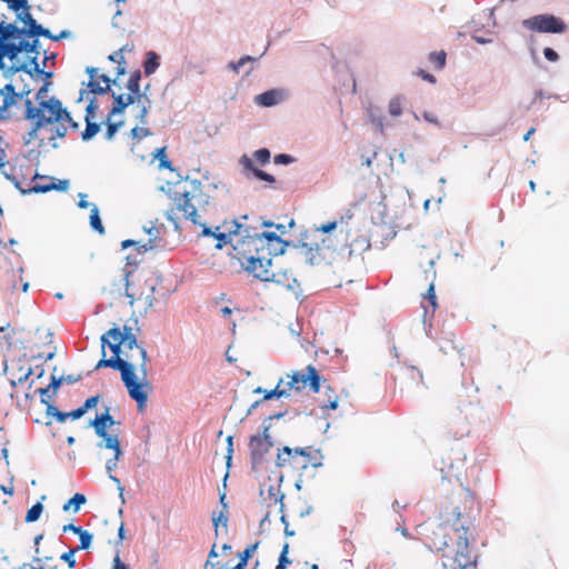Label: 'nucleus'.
<instances>
[{
	"label": "nucleus",
	"instance_id": "obj_1",
	"mask_svg": "<svg viewBox=\"0 0 569 569\" xmlns=\"http://www.w3.org/2000/svg\"><path fill=\"white\" fill-rule=\"evenodd\" d=\"M102 358L94 369L111 368L120 371L121 380L130 398L142 410L152 387L148 377L149 357L147 350L138 343L131 327H113L101 336Z\"/></svg>",
	"mask_w": 569,
	"mask_h": 569
},
{
	"label": "nucleus",
	"instance_id": "obj_2",
	"mask_svg": "<svg viewBox=\"0 0 569 569\" xmlns=\"http://www.w3.org/2000/svg\"><path fill=\"white\" fill-rule=\"evenodd\" d=\"M234 239L231 257L253 277L258 270H262L274 257L282 254L284 242L274 232H256L251 227L244 223L233 222Z\"/></svg>",
	"mask_w": 569,
	"mask_h": 569
},
{
	"label": "nucleus",
	"instance_id": "obj_3",
	"mask_svg": "<svg viewBox=\"0 0 569 569\" xmlns=\"http://www.w3.org/2000/svg\"><path fill=\"white\" fill-rule=\"evenodd\" d=\"M210 189L211 186L209 183L203 184L199 180L184 179L176 183L172 191L173 207L167 212V219L173 222L176 228H178L176 211L181 212L184 219H189L192 223L202 227V236H212L218 240L216 248L221 249L222 246L228 242H231L233 246L234 229L229 230V233L213 232L200 221L198 210L209 206L211 200L209 194Z\"/></svg>",
	"mask_w": 569,
	"mask_h": 569
},
{
	"label": "nucleus",
	"instance_id": "obj_4",
	"mask_svg": "<svg viewBox=\"0 0 569 569\" xmlns=\"http://www.w3.org/2000/svg\"><path fill=\"white\" fill-rule=\"evenodd\" d=\"M463 505L447 508L445 518L450 521L452 520V528L456 535V548L452 556H446L442 562L443 569H476L478 563V555L470 548L469 535L473 523V517L470 510L475 506V498L469 493H463L461 499Z\"/></svg>",
	"mask_w": 569,
	"mask_h": 569
},
{
	"label": "nucleus",
	"instance_id": "obj_5",
	"mask_svg": "<svg viewBox=\"0 0 569 569\" xmlns=\"http://www.w3.org/2000/svg\"><path fill=\"white\" fill-rule=\"evenodd\" d=\"M86 72L89 81L86 88L79 90L77 102L86 103V107H128L130 96L121 94V86L117 79L111 80L108 76L99 73L98 68L87 67Z\"/></svg>",
	"mask_w": 569,
	"mask_h": 569
},
{
	"label": "nucleus",
	"instance_id": "obj_6",
	"mask_svg": "<svg viewBox=\"0 0 569 569\" xmlns=\"http://www.w3.org/2000/svg\"><path fill=\"white\" fill-rule=\"evenodd\" d=\"M23 118L31 122L29 141H54L63 138L70 126H76L68 109H26Z\"/></svg>",
	"mask_w": 569,
	"mask_h": 569
},
{
	"label": "nucleus",
	"instance_id": "obj_7",
	"mask_svg": "<svg viewBox=\"0 0 569 569\" xmlns=\"http://www.w3.org/2000/svg\"><path fill=\"white\" fill-rule=\"evenodd\" d=\"M320 381L321 377L318 373V370L313 366L309 365L305 370L287 373L284 378H281L278 381L274 389L263 391L260 387H258L254 389V392H263V401L270 400L273 397H289L292 391L301 392L306 389H309L316 393L320 390Z\"/></svg>",
	"mask_w": 569,
	"mask_h": 569
},
{
	"label": "nucleus",
	"instance_id": "obj_8",
	"mask_svg": "<svg viewBox=\"0 0 569 569\" xmlns=\"http://www.w3.org/2000/svg\"><path fill=\"white\" fill-rule=\"evenodd\" d=\"M311 448H290L284 446L279 449L276 465L288 472L302 476L310 466H317L312 461Z\"/></svg>",
	"mask_w": 569,
	"mask_h": 569
},
{
	"label": "nucleus",
	"instance_id": "obj_9",
	"mask_svg": "<svg viewBox=\"0 0 569 569\" xmlns=\"http://www.w3.org/2000/svg\"><path fill=\"white\" fill-rule=\"evenodd\" d=\"M461 499H463V495H459V497L451 501L449 506H446L441 510L442 522L433 526L429 529V532L426 535V546L433 551L442 552L449 547L450 533L455 532L452 528V520L448 521L445 518V512L447 508L451 510V508L460 506L461 511H463Z\"/></svg>",
	"mask_w": 569,
	"mask_h": 569
},
{
	"label": "nucleus",
	"instance_id": "obj_10",
	"mask_svg": "<svg viewBox=\"0 0 569 569\" xmlns=\"http://www.w3.org/2000/svg\"><path fill=\"white\" fill-rule=\"evenodd\" d=\"M254 278L264 282H271L276 287L293 293H297L300 287L292 270L282 266L279 260H272L270 266L258 270V274Z\"/></svg>",
	"mask_w": 569,
	"mask_h": 569
},
{
	"label": "nucleus",
	"instance_id": "obj_11",
	"mask_svg": "<svg viewBox=\"0 0 569 569\" xmlns=\"http://www.w3.org/2000/svg\"><path fill=\"white\" fill-rule=\"evenodd\" d=\"M153 286L148 283L147 280L140 277L130 278V274L126 276L124 296L128 298L131 307L134 303H141L144 308L151 307L153 303Z\"/></svg>",
	"mask_w": 569,
	"mask_h": 569
},
{
	"label": "nucleus",
	"instance_id": "obj_12",
	"mask_svg": "<svg viewBox=\"0 0 569 569\" xmlns=\"http://www.w3.org/2000/svg\"><path fill=\"white\" fill-rule=\"evenodd\" d=\"M521 26L533 32L540 33H563L567 24L559 17L550 13L536 14L522 20Z\"/></svg>",
	"mask_w": 569,
	"mask_h": 569
},
{
	"label": "nucleus",
	"instance_id": "obj_13",
	"mask_svg": "<svg viewBox=\"0 0 569 569\" xmlns=\"http://www.w3.org/2000/svg\"><path fill=\"white\" fill-rule=\"evenodd\" d=\"M270 158V151L267 148H261L253 152L252 158L248 157L247 154H243L240 158L239 162L242 166L244 173L247 176L251 174L257 179L263 180L268 183H273L276 181L273 176L267 173L266 171L254 166V162L259 163L260 166H264L269 163Z\"/></svg>",
	"mask_w": 569,
	"mask_h": 569
},
{
	"label": "nucleus",
	"instance_id": "obj_14",
	"mask_svg": "<svg viewBox=\"0 0 569 569\" xmlns=\"http://www.w3.org/2000/svg\"><path fill=\"white\" fill-rule=\"evenodd\" d=\"M141 77L142 73L140 70L133 71L126 86L128 92H123V89L121 88V94L124 96V98L130 96L131 101L128 103V107L136 102L138 103V107H147L152 103V100L148 96L150 86L146 84L143 91L140 89Z\"/></svg>",
	"mask_w": 569,
	"mask_h": 569
},
{
	"label": "nucleus",
	"instance_id": "obj_15",
	"mask_svg": "<svg viewBox=\"0 0 569 569\" xmlns=\"http://www.w3.org/2000/svg\"><path fill=\"white\" fill-rule=\"evenodd\" d=\"M293 92L288 87H276L254 97L253 102L258 107H274L292 102Z\"/></svg>",
	"mask_w": 569,
	"mask_h": 569
},
{
	"label": "nucleus",
	"instance_id": "obj_16",
	"mask_svg": "<svg viewBox=\"0 0 569 569\" xmlns=\"http://www.w3.org/2000/svg\"><path fill=\"white\" fill-rule=\"evenodd\" d=\"M268 430L269 428H264L262 433L253 435L249 440V451L253 465L260 463L263 456L269 452L273 446Z\"/></svg>",
	"mask_w": 569,
	"mask_h": 569
},
{
	"label": "nucleus",
	"instance_id": "obj_17",
	"mask_svg": "<svg viewBox=\"0 0 569 569\" xmlns=\"http://www.w3.org/2000/svg\"><path fill=\"white\" fill-rule=\"evenodd\" d=\"M114 531L118 533V539L114 543L120 546L124 539V525L122 521L117 525L114 521L103 520L101 527L97 530V536L104 542L111 543Z\"/></svg>",
	"mask_w": 569,
	"mask_h": 569
},
{
	"label": "nucleus",
	"instance_id": "obj_18",
	"mask_svg": "<svg viewBox=\"0 0 569 569\" xmlns=\"http://www.w3.org/2000/svg\"><path fill=\"white\" fill-rule=\"evenodd\" d=\"M90 425L94 428L97 436L102 438L103 442H106L109 437H119L118 433H108L107 431L108 428H111L116 425V421L110 415V409L108 407L106 408L104 412L97 415ZM117 425H120V422H117Z\"/></svg>",
	"mask_w": 569,
	"mask_h": 569
},
{
	"label": "nucleus",
	"instance_id": "obj_19",
	"mask_svg": "<svg viewBox=\"0 0 569 569\" xmlns=\"http://www.w3.org/2000/svg\"><path fill=\"white\" fill-rule=\"evenodd\" d=\"M124 110L126 109H111L106 119V138L112 139L116 132L124 123Z\"/></svg>",
	"mask_w": 569,
	"mask_h": 569
},
{
	"label": "nucleus",
	"instance_id": "obj_20",
	"mask_svg": "<svg viewBox=\"0 0 569 569\" xmlns=\"http://www.w3.org/2000/svg\"><path fill=\"white\" fill-rule=\"evenodd\" d=\"M433 266H435L433 260H430L429 268H427L423 271L425 280L429 282L425 299L428 300L432 311H435L437 308V297H436V291H435L436 270H435Z\"/></svg>",
	"mask_w": 569,
	"mask_h": 569
},
{
	"label": "nucleus",
	"instance_id": "obj_21",
	"mask_svg": "<svg viewBox=\"0 0 569 569\" xmlns=\"http://www.w3.org/2000/svg\"><path fill=\"white\" fill-rule=\"evenodd\" d=\"M400 378L401 383H406L408 388L412 386H419L423 382L422 372L413 366L405 367L401 371Z\"/></svg>",
	"mask_w": 569,
	"mask_h": 569
},
{
	"label": "nucleus",
	"instance_id": "obj_22",
	"mask_svg": "<svg viewBox=\"0 0 569 569\" xmlns=\"http://www.w3.org/2000/svg\"><path fill=\"white\" fill-rule=\"evenodd\" d=\"M104 447L107 449L113 450L114 455L112 459H109L106 463V469L111 472L116 467L119 458L122 455L121 448H120V441L118 436H112L107 439L106 442H103Z\"/></svg>",
	"mask_w": 569,
	"mask_h": 569
},
{
	"label": "nucleus",
	"instance_id": "obj_23",
	"mask_svg": "<svg viewBox=\"0 0 569 569\" xmlns=\"http://www.w3.org/2000/svg\"><path fill=\"white\" fill-rule=\"evenodd\" d=\"M30 64H31V67H29L27 63H21L19 66L12 67L11 70L13 72L23 71V72L28 73L30 77H32L33 72L37 73L38 76H44L46 79H49L52 77V72H47L40 68V66L38 63L37 54L34 57L30 58Z\"/></svg>",
	"mask_w": 569,
	"mask_h": 569
},
{
	"label": "nucleus",
	"instance_id": "obj_24",
	"mask_svg": "<svg viewBox=\"0 0 569 569\" xmlns=\"http://www.w3.org/2000/svg\"><path fill=\"white\" fill-rule=\"evenodd\" d=\"M299 249L305 260L312 266L319 264L323 260V257L321 254V248L318 244L316 247H311L308 246V243L302 242Z\"/></svg>",
	"mask_w": 569,
	"mask_h": 569
},
{
	"label": "nucleus",
	"instance_id": "obj_25",
	"mask_svg": "<svg viewBox=\"0 0 569 569\" xmlns=\"http://www.w3.org/2000/svg\"><path fill=\"white\" fill-rule=\"evenodd\" d=\"M26 29H20L13 23H0V44L10 39H16L20 34H26Z\"/></svg>",
	"mask_w": 569,
	"mask_h": 569
},
{
	"label": "nucleus",
	"instance_id": "obj_26",
	"mask_svg": "<svg viewBox=\"0 0 569 569\" xmlns=\"http://www.w3.org/2000/svg\"><path fill=\"white\" fill-rule=\"evenodd\" d=\"M160 66V56L153 51V50H149L144 53V59H143V63H142V67H143V72L147 77L153 74L157 69L159 68Z\"/></svg>",
	"mask_w": 569,
	"mask_h": 569
},
{
	"label": "nucleus",
	"instance_id": "obj_27",
	"mask_svg": "<svg viewBox=\"0 0 569 569\" xmlns=\"http://www.w3.org/2000/svg\"><path fill=\"white\" fill-rule=\"evenodd\" d=\"M32 373V368L30 366H19L17 369L14 367L11 368L10 371V382L12 387H16L18 383L26 382L30 375Z\"/></svg>",
	"mask_w": 569,
	"mask_h": 569
},
{
	"label": "nucleus",
	"instance_id": "obj_28",
	"mask_svg": "<svg viewBox=\"0 0 569 569\" xmlns=\"http://www.w3.org/2000/svg\"><path fill=\"white\" fill-rule=\"evenodd\" d=\"M19 43L14 42H3L0 44V69L3 68V58L7 57L10 60H13L20 53Z\"/></svg>",
	"mask_w": 569,
	"mask_h": 569
},
{
	"label": "nucleus",
	"instance_id": "obj_29",
	"mask_svg": "<svg viewBox=\"0 0 569 569\" xmlns=\"http://www.w3.org/2000/svg\"><path fill=\"white\" fill-rule=\"evenodd\" d=\"M30 92L31 89H23L20 93H17L13 84H6L4 88L0 90V93L3 96V104L1 107H11L14 103V97L29 94Z\"/></svg>",
	"mask_w": 569,
	"mask_h": 569
},
{
	"label": "nucleus",
	"instance_id": "obj_30",
	"mask_svg": "<svg viewBox=\"0 0 569 569\" xmlns=\"http://www.w3.org/2000/svg\"><path fill=\"white\" fill-rule=\"evenodd\" d=\"M96 110L97 109H86V111H87V114H86L87 127H86V130L82 133V139L83 140H88V139L92 138L100 130V123H96V122L91 121V119L94 117Z\"/></svg>",
	"mask_w": 569,
	"mask_h": 569
},
{
	"label": "nucleus",
	"instance_id": "obj_31",
	"mask_svg": "<svg viewBox=\"0 0 569 569\" xmlns=\"http://www.w3.org/2000/svg\"><path fill=\"white\" fill-rule=\"evenodd\" d=\"M68 188V181L67 180H60L58 184H34L30 188V191L40 193V192H48L50 190H67Z\"/></svg>",
	"mask_w": 569,
	"mask_h": 569
},
{
	"label": "nucleus",
	"instance_id": "obj_32",
	"mask_svg": "<svg viewBox=\"0 0 569 569\" xmlns=\"http://www.w3.org/2000/svg\"><path fill=\"white\" fill-rule=\"evenodd\" d=\"M258 543L248 546L240 555L239 562L232 569H243L247 566L248 560L252 557L256 551Z\"/></svg>",
	"mask_w": 569,
	"mask_h": 569
},
{
	"label": "nucleus",
	"instance_id": "obj_33",
	"mask_svg": "<svg viewBox=\"0 0 569 569\" xmlns=\"http://www.w3.org/2000/svg\"><path fill=\"white\" fill-rule=\"evenodd\" d=\"M254 61L256 59L253 57L243 56L238 61H230L227 64V69L238 73L246 64H252Z\"/></svg>",
	"mask_w": 569,
	"mask_h": 569
},
{
	"label": "nucleus",
	"instance_id": "obj_34",
	"mask_svg": "<svg viewBox=\"0 0 569 569\" xmlns=\"http://www.w3.org/2000/svg\"><path fill=\"white\" fill-rule=\"evenodd\" d=\"M86 502V497L82 493H76L67 503L63 505V510L68 511L70 508L78 512L80 507Z\"/></svg>",
	"mask_w": 569,
	"mask_h": 569
},
{
	"label": "nucleus",
	"instance_id": "obj_35",
	"mask_svg": "<svg viewBox=\"0 0 569 569\" xmlns=\"http://www.w3.org/2000/svg\"><path fill=\"white\" fill-rule=\"evenodd\" d=\"M90 226L93 230L98 231L99 233L104 232V228L102 226V222L99 217V209L97 206H93L90 213Z\"/></svg>",
	"mask_w": 569,
	"mask_h": 569
},
{
	"label": "nucleus",
	"instance_id": "obj_36",
	"mask_svg": "<svg viewBox=\"0 0 569 569\" xmlns=\"http://www.w3.org/2000/svg\"><path fill=\"white\" fill-rule=\"evenodd\" d=\"M41 402L47 405L46 411L48 416H53L59 422H64L67 420L68 415H66V412L58 410L57 407L49 403L44 398L41 399Z\"/></svg>",
	"mask_w": 569,
	"mask_h": 569
},
{
	"label": "nucleus",
	"instance_id": "obj_37",
	"mask_svg": "<svg viewBox=\"0 0 569 569\" xmlns=\"http://www.w3.org/2000/svg\"><path fill=\"white\" fill-rule=\"evenodd\" d=\"M413 116L417 120L423 119L427 122L438 124V118L432 110L418 109V112H413Z\"/></svg>",
	"mask_w": 569,
	"mask_h": 569
},
{
	"label": "nucleus",
	"instance_id": "obj_38",
	"mask_svg": "<svg viewBox=\"0 0 569 569\" xmlns=\"http://www.w3.org/2000/svg\"><path fill=\"white\" fill-rule=\"evenodd\" d=\"M26 34L28 37H44L54 41V34L51 33L49 29L43 28L41 24H38L32 30H27Z\"/></svg>",
	"mask_w": 569,
	"mask_h": 569
},
{
	"label": "nucleus",
	"instance_id": "obj_39",
	"mask_svg": "<svg viewBox=\"0 0 569 569\" xmlns=\"http://www.w3.org/2000/svg\"><path fill=\"white\" fill-rule=\"evenodd\" d=\"M43 510V506L41 502H37L36 505H33L28 511H27V515H26V522H34L39 519V517L41 516V512Z\"/></svg>",
	"mask_w": 569,
	"mask_h": 569
},
{
	"label": "nucleus",
	"instance_id": "obj_40",
	"mask_svg": "<svg viewBox=\"0 0 569 569\" xmlns=\"http://www.w3.org/2000/svg\"><path fill=\"white\" fill-rule=\"evenodd\" d=\"M4 2L8 4V8L17 12V14L30 9L28 0H6Z\"/></svg>",
	"mask_w": 569,
	"mask_h": 569
},
{
	"label": "nucleus",
	"instance_id": "obj_41",
	"mask_svg": "<svg viewBox=\"0 0 569 569\" xmlns=\"http://www.w3.org/2000/svg\"><path fill=\"white\" fill-rule=\"evenodd\" d=\"M327 400L323 401L322 407L327 409L335 410L338 408V396L335 393L333 389L327 387Z\"/></svg>",
	"mask_w": 569,
	"mask_h": 569
},
{
	"label": "nucleus",
	"instance_id": "obj_42",
	"mask_svg": "<svg viewBox=\"0 0 569 569\" xmlns=\"http://www.w3.org/2000/svg\"><path fill=\"white\" fill-rule=\"evenodd\" d=\"M447 54L445 51L431 52L429 54V61L435 64L436 68L442 69L446 64Z\"/></svg>",
	"mask_w": 569,
	"mask_h": 569
},
{
	"label": "nucleus",
	"instance_id": "obj_43",
	"mask_svg": "<svg viewBox=\"0 0 569 569\" xmlns=\"http://www.w3.org/2000/svg\"><path fill=\"white\" fill-rule=\"evenodd\" d=\"M38 44H39V40H33L32 42H29L27 40H21L19 42V49L20 51H26L28 53H36L38 54Z\"/></svg>",
	"mask_w": 569,
	"mask_h": 569
},
{
	"label": "nucleus",
	"instance_id": "obj_44",
	"mask_svg": "<svg viewBox=\"0 0 569 569\" xmlns=\"http://www.w3.org/2000/svg\"><path fill=\"white\" fill-rule=\"evenodd\" d=\"M17 18L27 24L29 27L28 30H32L34 27H37L39 23L32 18V16L29 13V11H21L17 14Z\"/></svg>",
	"mask_w": 569,
	"mask_h": 569
},
{
	"label": "nucleus",
	"instance_id": "obj_45",
	"mask_svg": "<svg viewBox=\"0 0 569 569\" xmlns=\"http://www.w3.org/2000/svg\"><path fill=\"white\" fill-rule=\"evenodd\" d=\"M220 101L223 104L239 102L238 88H230L228 92L220 97Z\"/></svg>",
	"mask_w": 569,
	"mask_h": 569
},
{
	"label": "nucleus",
	"instance_id": "obj_46",
	"mask_svg": "<svg viewBox=\"0 0 569 569\" xmlns=\"http://www.w3.org/2000/svg\"><path fill=\"white\" fill-rule=\"evenodd\" d=\"M78 536L80 539V546L77 549L78 550L89 549L91 541H92V535L90 532H88L87 530H82Z\"/></svg>",
	"mask_w": 569,
	"mask_h": 569
},
{
	"label": "nucleus",
	"instance_id": "obj_47",
	"mask_svg": "<svg viewBox=\"0 0 569 569\" xmlns=\"http://www.w3.org/2000/svg\"><path fill=\"white\" fill-rule=\"evenodd\" d=\"M150 134V129L146 127H134L131 129V137L137 141H140Z\"/></svg>",
	"mask_w": 569,
	"mask_h": 569
},
{
	"label": "nucleus",
	"instance_id": "obj_48",
	"mask_svg": "<svg viewBox=\"0 0 569 569\" xmlns=\"http://www.w3.org/2000/svg\"><path fill=\"white\" fill-rule=\"evenodd\" d=\"M212 522L216 528V532L218 531V527L220 523H222L226 527L227 522H228L227 511L221 510L218 515H216V512H213Z\"/></svg>",
	"mask_w": 569,
	"mask_h": 569
},
{
	"label": "nucleus",
	"instance_id": "obj_49",
	"mask_svg": "<svg viewBox=\"0 0 569 569\" xmlns=\"http://www.w3.org/2000/svg\"><path fill=\"white\" fill-rule=\"evenodd\" d=\"M78 551V549H70L69 551L67 552H63L61 556H60V559L64 562H67L68 567L69 568H74L77 562H76V559H74V553Z\"/></svg>",
	"mask_w": 569,
	"mask_h": 569
},
{
	"label": "nucleus",
	"instance_id": "obj_50",
	"mask_svg": "<svg viewBox=\"0 0 569 569\" xmlns=\"http://www.w3.org/2000/svg\"><path fill=\"white\" fill-rule=\"evenodd\" d=\"M288 552H289V543H284L279 557V563L277 566V569H284L287 563H290V560L288 559Z\"/></svg>",
	"mask_w": 569,
	"mask_h": 569
},
{
	"label": "nucleus",
	"instance_id": "obj_51",
	"mask_svg": "<svg viewBox=\"0 0 569 569\" xmlns=\"http://www.w3.org/2000/svg\"><path fill=\"white\" fill-rule=\"evenodd\" d=\"M127 50H129L128 46H124L121 49H119L118 51H114L112 54H110L109 59L113 62H117L118 64H124L126 61H124L123 52Z\"/></svg>",
	"mask_w": 569,
	"mask_h": 569
},
{
	"label": "nucleus",
	"instance_id": "obj_52",
	"mask_svg": "<svg viewBox=\"0 0 569 569\" xmlns=\"http://www.w3.org/2000/svg\"><path fill=\"white\" fill-rule=\"evenodd\" d=\"M157 157L160 159V167L171 169V162L168 160L166 156V148H160L157 150Z\"/></svg>",
	"mask_w": 569,
	"mask_h": 569
},
{
	"label": "nucleus",
	"instance_id": "obj_53",
	"mask_svg": "<svg viewBox=\"0 0 569 569\" xmlns=\"http://www.w3.org/2000/svg\"><path fill=\"white\" fill-rule=\"evenodd\" d=\"M217 557H218V552L216 550V545H213L208 555V560L206 561L203 569H222V568H216V563L211 562V559L217 558Z\"/></svg>",
	"mask_w": 569,
	"mask_h": 569
},
{
	"label": "nucleus",
	"instance_id": "obj_54",
	"mask_svg": "<svg viewBox=\"0 0 569 569\" xmlns=\"http://www.w3.org/2000/svg\"><path fill=\"white\" fill-rule=\"evenodd\" d=\"M371 123L376 127L377 130L381 131L383 130V122L381 120V114H376V112H370L369 114Z\"/></svg>",
	"mask_w": 569,
	"mask_h": 569
},
{
	"label": "nucleus",
	"instance_id": "obj_55",
	"mask_svg": "<svg viewBox=\"0 0 569 569\" xmlns=\"http://www.w3.org/2000/svg\"><path fill=\"white\" fill-rule=\"evenodd\" d=\"M99 396H92L90 398H88L84 403L81 406V408L83 409L84 412H87L89 409H92L94 408L98 402H99Z\"/></svg>",
	"mask_w": 569,
	"mask_h": 569
},
{
	"label": "nucleus",
	"instance_id": "obj_56",
	"mask_svg": "<svg viewBox=\"0 0 569 569\" xmlns=\"http://www.w3.org/2000/svg\"><path fill=\"white\" fill-rule=\"evenodd\" d=\"M543 56L548 61L556 62L559 60V54L552 48H545Z\"/></svg>",
	"mask_w": 569,
	"mask_h": 569
},
{
	"label": "nucleus",
	"instance_id": "obj_57",
	"mask_svg": "<svg viewBox=\"0 0 569 569\" xmlns=\"http://www.w3.org/2000/svg\"><path fill=\"white\" fill-rule=\"evenodd\" d=\"M407 99L406 97L403 96H396L393 97L390 101H389V104L388 107L390 108H393V107H402L403 104H407Z\"/></svg>",
	"mask_w": 569,
	"mask_h": 569
},
{
	"label": "nucleus",
	"instance_id": "obj_58",
	"mask_svg": "<svg viewBox=\"0 0 569 569\" xmlns=\"http://www.w3.org/2000/svg\"><path fill=\"white\" fill-rule=\"evenodd\" d=\"M38 107H62V102L57 98H50L49 100H40Z\"/></svg>",
	"mask_w": 569,
	"mask_h": 569
},
{
	"label": "nucleus",
	"instance_id": "obj_59",
	"mask_svg": "<svg viewBox=\"0 0 569 569\" xmlns=\"http://www.w3.org/2000/svg\"><path fill=\"white\" fill-rule=\"evenodd\" d=\"M112 569H129L127 565L121 560L119 550L112 560Z\"/></svg>",
	"mask_w": 569,
	"mask_h": 569
},
{
	"label": "nucleus",
	"instance_id": "obj_60",
	"mask_svg": "<svg viewBox=\"0 0 569 569\" xmlns=\"http://www.w3.org/2000/svg\"><path fill=\"white\" fill-rule=\"evenodd\" d=\"M273 160L277 164H288L292 161V158L289 154L280 153L277 154Z\"/></svg>",
	"mask_w": 569,
	"mask_h": 569
},
{
	"label": "nucleus",
	"instance_id": "obj_61",
	"mask_svg": "<svg viewBox=\"0 0 569 569\" xmlns=\"http://www.w3.org/2000/svg\"><path fill=\"white\" fill-rule=\"evenodd\" d=\"M63 381V378H58L56 376H51V381L49 383L48 387H50V389H52L53 391V395L57 392V390L60 388L61 383Z\"/></svg>",
	"mask_w": 569,
	"mask_h": 569
},
{
	"label": "nucleus",
	"instance_id": "obj_62",
	"mask_svg": "<svg viewBox=\"0 0 569 569\" xmlns=\"http://www.w3.org/2000/svg\"><path fill=\"white\" fill-rule=\"evenodd\" d=\"M49 82H46L37 92V100H38V103L40 102V100H47L46 97H47V93H48V87H49Z\"/></svg>",
	"mask_w": 569,
	"mask_h": 569
},
{
	"label": "nucleus",
	"instance_id": "obj_63",
	"mask_svg": "<svg viewBox=\"0 0 569 569\" xmlns=\"http://www.w3.org/2000/svg\"><path fill=\"white\" fill-rule=\"evenodd\" d=\"M86 412L83 411V409L81 407L70 411V412H66V415H68V418H71V419H79L81 418Z\"/></svg>",
	"mask_w": 569,
	"mask_h": 569
},
{
	"label": "nucleus",
	"instance_id": "obj_64",
	"mask_svg": "<svg viewBox=\"0 0 569 569\" xmlns=\"http://www.w3.org/2000/svg\"><path fill=\"white\" fill-rule=\"evenodd\" d=\"M337 227V222L336 221H332V222H328V223H325L322 224L321 227L318 228V230L325 232V233H328L332 230H335Z\"/></svg>",
	"mask_w": 569,
	"mask_h": 569
}]
</instances>
